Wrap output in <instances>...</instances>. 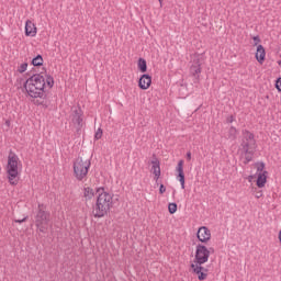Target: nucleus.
Returning a JSON list of instances; mask_svg holds the SVG:
<instances>
[{
    "label": "nucleus",
    "instance_id": "nucleus-1",
    "mask_svg": "<svg viewBox=\"0 0 281 281\" xmlns=\"http://www.w3.org/2000/svg\"><path fill=\"white\" fill-rule=\"evenodd\" d=\"M45 85L48 89H52L54 87V77H52V75L43 76L42 72L35 74L26 79L23 87L30 98H41V100H45V98H47V94L45 93Z\"/></svg>",
    "mask_w": 281,
    "mask_h": 281
},
{
    "label": "nucleus",
    "instance_id": "nucleus-2",
    "mask_svg": "<svg viewBox=\"0 0 281 281\" xmlns=\"http://www.w3.org/2000/svg\"><path fill=\"white\" fill-rule=\"evenodd\" d=\"M95 193L98 196L92 214L94 218H104L113 207V194L109 193L104 187L97 188Z\"/></svg>",
    "mask_w": 281,
    "mask_h": 281
},
{
    "label": "nucleus",
    "instance_id": "nucleus-3",
    "mask_svg": "<svg viewBox=\"0 0 281 281\" xmlns=\"http://www.w3.org/2000/svg\"><path fill=\"white\" fill-rule=\"evenodd\" d=\"M240 148L245 155L244 164L247 166V164L254 161V155H256V148H258L254 133L248 130L241 131Z\"/></svg>",
    "mask_w": 281,
    "mask_h": 281
},
{
    "label": "nucleus",
    "instance_id": "nucleus-4",
    "mask_svg": "<svg viewBox=\"0 0 281 281\" xmlns=\"http://www.w3.org/2000/svg\"><path fill=\"white\" fill-rule=\"evenodd\" d=\"M49 223H52V212L47 210V205L38 203L35 211V227L41 234H47Z\"/></svg>",
    "mask_w": 281,
    "mask_h": 281
},
{
    "label": "nucleus",
    "instance_id": "nucleus-5",
    "mask_svg": "<svg viewBox=\"0 0 281 281\" xmlns=\"http://www.w3.org/2000/svg\"><path fill=\"white\" fill-rule=\"evenodd\" d=\"M7 177L10 186H19V156L12 151L8 156Z\"/></svg>",
    "mask_w": 281,
    "mask_h": 281
},
{
    "label": "nucleus",
    "instance_id": "nucleus-6",
    "mask_svg": "<svg viewBox=\"0 0 281 281\" xmlns=\"http://www.w3.org/2000/svg\"><path fill=\"white\" fill-rule=\"evenodd\" d=\"M74 177L77 181H85L87 175H89V169L91 168V160H85L82 157H78L72 165Z\"/></svg>",
    "mask_w": 281,
    "mask_h": 281
},
{
    "label": "nucleus",
    "instance_id": "nucleus-7",
    "mask_svg": "<svg viewBox=\"0 0 281 281\" xmlns=\"http://www.w3.org/2000/svg\"><path fill=\"white\" fill-rule=\"evenodd\" d=\"M212 251H214V248H206L205 245L198 244L195 247V258L193 262L195 265H205V262L210 260V254H212Z\"/></svg>",
    "mask_w": 281,
    "mask_h": 281
},
{
    "label": "nucleus",
    "instance_id": "nucleus-8",
    "mask_svg": "<svg viewBox=\"0 0 281 281\" xmlns=\"http://www.w3.org/2000/svg\"><path fill=\"white\" fill-rule=\"evenodd\" d=\"M191 269L198 276V280L203 281L207 279V268L203 267V265L191 263Z\"/></svg>",
    "mask_w": 281,
    "mask_h": 281
},
{
    "label": "nucleus",
    "instance_id": "nucleus-9",
    "mask_svg": "<svg viewBox=\"0 0 281 281\" xmlns=\"http://www.w3.org/2000/svg\"><path fill=\"white\" fill-rule=\"evenodd\" d=\"M201 59L195 58L193 59V64L190 67V74L194 77L195 81L199 82L201 80Z\"/></svg>",
    "mask_w": 281,
    "mask_h": 281
},
{
    "label": "nucleus",
    "instance_id": "nucleus-10",
    "mask_svg": "<svg viewBox=\"0 0 281 281\" xmlns=\"http://www.w3.org/2000/svg\"><path fill=\"white\" fill-rule=\"evenodd\" d=\"M82 109L80 106L75 108V110H72V124H75L77 126V131H80L82 128Z\"/></svg>",
    "mask_w": 281,
    "mask_h": 281
},
{
    "label": "nucleus",
    "instance_id": "nucleus-11",
    "mask_svg": "<svg viewBox=\"0 0 281 281\" xmlns=\"http://www.w3.org/2000/svg\"><path fill=\"white\" fill-rule=\"evenodd\" d=\"M196 237L200 243H207V240L212 238V232H210V228H207V226H201L198 229Z\"/></svg>",
    "mask_w": 281,
    "mask_h": 281
},
{
    "label": "nucleus",
    "instance_id": "nucleus-12",
    "mask_svg": "<svg viewBox=\"0 0 281 281\" xmlns=\"http://www.w3.org/2000/svg\"><path fill=\"white\" fill-rule=\"evenodd\" d=\"M176 171L178 172L177 179L178 181H180L181 189L186 190V173L183 172V160L178 161Z\"/></svg>",
    "mask_w": 281,
    "mask_h": 281
},
{
    "label": "nucleus",
    "instance_id": "nucleus-13",
    "mask_svg": "<svg viewBox=\"0 0 281 281\" xmlns=\"http://www.w3.org/2000/svg\"><path fill=\"white\" fill-rule=\"evenodd\" d=\"M150 85H153V77H150L148 74L142 75L138 80L139 89L146 91V89H150Z\"/></svg>",
    "mask_w": 281,
    "mask_h": 281
},
{
    "label": "nucleus",
    "instance_id": "nucleus-14",
    "mask_svg": "<svg viewBox=\"0 0 281 281\" xmlns=\"http://www.w3.org/2000/svg\"><path fill=\"white\" fill-rule=\"evenodd\" d=\"M266 57H267V50H265V46L259 44L257 46L256 60L258 61L259 65H262V63H265Z\"/></svg>",
    "mask_w": 281,
    "mask_h": 281
},
{
    "label": "nucleus",
    "instance_id": "nucleus-15",
    "mask_svg": "<svg viewBox=\"0 0 281 281\" xmlns=\"http://www.w3.org/2000/svg\"><path fill=\"white\" fill-rule=\"evenodd\" d=\"M25 36H36V25L32 20L25 22Z\"/></svg>",
    "mask_w": 281,
    "mask_h": 281
},
{
    "label": "nucleus",
    "instance_id": "nucleus-16",
    "mask_svg": "<svg viewBox=\"0 0 281 281\" xmlns=\"http://www.w3.org/2000/svg\"><path fill=\"white\" fill-rule=\"evenodd\" d=\"M267 175H269L268 171L259 172L257 177V188H265L267 184Z\"/></svg>",
    "mask_w": 281,
    "mask_h": 281
},
{
    "label": "nucleus",
    "instance_id": "nucleus-17",
    "mask_svg": "<svg viewBox=\"0 0 281 281\" xmlns=\"http://www.w3.org/2000/svg\"><path fill=\"white\" fill-rule=\"evenodd\" d=\"M237 137H238V130L234 126H231L228 128L226 139H229V142H236Z\"/></svg>",
    "mask_w": 281,
    "mask_h": 281
},
{
    "label": "nucleus",
    "instance_id": "nucleus-18",
    "mask_svg": "<svg viewBox=\"0 0 281 281\" xmlns=\"http://www.w3.org/2000/svg\"><path fill=\"white\" fill-rule=\"evenodd\" d=\"M138 70L140 74H146L148 71V64L146 63V59L139 58L137 63Z\"/></svg>",
    "mask_w": 281,
    "mask_h": 281
},
{
    "label": "nucleus",
    "instance_id": "nucleus-19",
    "mask_svg": "<svg viewBox=\"0 0 281 281\" xmlns=\"http://www.w3.org/2000/svg\"><path fill=\"white\" fill-rule=\"evenodd\" d=\"M83 196L86 201H91V199L95 196V192L93 191V189H91V187H87L83 189Z\"/></svg>",
    "mask_w": 281,
    "mask_h": 281
},
{
    "label": "nucleus",
    "instance_id": "nucleus-20",
    "mask_svg": "<svg viewBox=\"0 0 281 281\" xmlns=\"http://www.w3.org/2000/svg\"><path fill=\"white\" fill-rule=\"evenodd\" d=\"M151 172L154 175H161V167L159 166L158 160H153L151 161Z\"/></svg>",
    "mask_w": 281,
    "mask_h": 281
},
{
    "label": "nucleus",
    "instance_id": "nucleus-21",
    "mask_svg": "<svg viewBox=\"0 0 281 281\" xmlns=\"http://www.w3.org/2000/svg\"><path fill=\"white\" fill-rule=\"evenodd\" d=\"M43 63L44 60L42 55H37L32 59L33 67H43Z\"/></svg>",
    "mask_w": 281,
    "mask_h": 281
},
{
    "label": "nucleus",
    "instance_id": "nucleus-22",
    "mask_svg": "<svg viewBox=\"0 0 281 281\" xmlns=\"http://www.w3.org/2000/svg\"><path fill=\"white\" fill-rule=\"evenodd\" d=\"M168 212L169 214H176L177 213V203L172 202L168 204Z\"/></svg>",
    "mask_w": 281,
    "mask_h": 281
},
{
    "label": "nucleus",
    "instance_id": "nucleus-23",
    "mask_svg": "<svg viewBox=\"0 0 281 281\" xmlns=\"http://www.w3.org/2000/svg\"><path fill=\"white\" fill-rule=\"evenodd\" d=\"M102 135H103V131L101 127H99L94 133V142H98V139H102Z\"/></svg>",
    "mask_w": 281,
    "mask_h": 281
},
{
    "label": "nucleus",
    "instance_id": "nucleus-24",
    "mask_svg": "<svg viewBox=\"0 0 281 281\" xmlns=\"http://www.w3.org/2000/svg\"><path fill=\"white\" fill-rule=\"evenodd\" d=\"M19 74H25L27 71V63H23L18 68Z\"/></svg>",
    "mask_w": 281,
    "mask_h": 281
},
{
    "label": "nucleus",
    "instance_id": "nucleus-25",
    "mask_svg": "<svg viewBox=\"0 0 281 281\" xmlns=\"http://www.w3.org/2000/svg\"><path fill=\"white\" fill-rule=\"evenodd\" d=\"M257 167V172H265V162H257L256 164Z\"/></svg>",
    "mask_w": 281,
    "mask_h": 281
},
{
    "label": "nucleus",
    "instance_id": "nucleus-26",
    "mask_svg": "<svg viewBox=\"0 0 281 281\" xmlns=\"http://www.w3.org/2000/svg\"><path fill=\"white\" fill-rule=\"evenodd\" d=\"M233 122H236V116L234 114L228 115L226 117V124H232Z\"/></svg>",
    "mask_w": 281,
    "mask_h": 281
},
{
    "label": "nucleus",
    "instance_id": "nucleus-27",
    "mask_svg": "<svg viewBox=\"0 0 281 281\" xmlns=\"http://www.w3.org/2000/svg\"><path fill=\"white\" fill-rule=\"evenodd\" d=\"M252 41H254V46L258 47V43H260L261 40H260V36L256 35L252 37Z\"/></svg>",
    "mask_w": 281,
    "mask_h": 281
},
{
    "label": "nucleus",
    "instance_id": "nucleus-28",
    "mask_svg": "<svg viewBox=\"0 0 281 281\" xmlns=\"http://www.w3.org/2000/svg\"><path fill=\"white\" fill-rule=\"evenodd\" d=\"M276 89L281 92V77L276 81Z\"/></svg>",
    "mask_w": 281,
    "mask_h": 281
},
{
    "label": "nucleus",
    "instance_id": "nucleus-29",
    "mask_svg": "<svg viewBox=\"0 0 281 281\" xmlns=\"http://www.w3.org/2000/svg\"><path fill=\"white\" fill-rule=\"evenodd\" d=\"M154 176H155L154 179H155L157 186H159V178L161 177V173H154Z\"/></svg>",
    "mask_w": 281,
    "mask_h": 281
},
{
    "label": "nucleus",
    "instance_id": "nucleus-30",
    "mask_svg": "<svg viewBox=\"0 0 281 281\" xmlns=\"http://www.w3.org/2000/svg\"><path fill=\"white\" fill-rule=\"evenodd\" d=\"M166 192V186L160 184L159 187V194H164Z\"/></svg>",
    "mask_w": 281,
    "mask_h": 281
},
{
    "label": "nucleus",
    "instance_id": "nucleus-31",
    "mask_svg": "<svg viewBox=\"0 0 281 281\" xmlns=\"http://www.w3.org/2000/svg\"><path fill=\"white\" fill-rule=\"evenodd\" d=\"M255 196H256V199H261V196H262V191H257V192L255 193Z\"/></svg>",
    "mask_w": 281,
    "mask_h": 281
},
{
    "label": "nucleus",
    "instance_id": "nucleus-32",
    "mask_svg": "<svg viewBox=\"0 0 281 281\" xmlns=\"http://www.w3.org/2000/svg\"><path fill=\"white\" fill-rule=\"evenodd\" d=\"M25 221H27V216L22 220H15V223H19L21 225V223H25Z\"/></svg>",
    "mask_w": 281,
    "mask_h": 281
},
{
    "label": "nucleus",
    "instance_id": "nucleus-33",
    "mask_svg": "<svg viewBox=\"0 0 281 281\" xmlns=\"http://www.w3.org/2000/svg\"><path fill=\"white\" fill-rule=\"evenodd\" d=\"M187 159H188V161H190L192 159V153H190V151L187 153Z\"/></svg>",
    "mask_w": 281,
    "mask_h": 281
},
{
    "label": "nucleus",
    "instance_id": "nucleus-34",
    "mask_svg": "<svg viewBox=\"0 0 281 281\" xmlns=\"http://www.w3.org/2000/svg\"><path fill=\"white\" fill-rule=\"evenodd\" d=\"M35 104L43 105V101H36Z\"/></svg>",
    "mask_w": 281,
    "mask_h": 281
},
{
    "label": "nucleus",
    "instance_id": "nucleus-35",
    "mask_svg": "<svg viewBox=\"0 0 281 281\" xmlns=\"http://www.w3.org/2000/svg\"><path fill=\"white\" fill-rule=\"evenodd\" d=\"M254 179V176H249L248 181H251Z\"/></svg>",
    "mask_w": 281,
    "mask_h": 281
},
{
    "label": "nucleus",
    "instance_id": "nucleus-36",
    "mask_svg": "<svg viewBox=\"0 0 281 281\" xmlns=\"http://www.w3.org/2000/svg\"><path fill=\"white\" fill-rule=\"evenodd\" d=\"M278 65L281 67V60H278Z\"/></svg>",
    "mask_w": 281,
    "mask_h": 281
},
{
    "label": "nucleus",
    "instance_id": "nucleus-37",
    "mask_svg": "<svg viewBox=\"0 0 281 281\" xmlns=\"http://www.w3.org/2000/svg\"><path fill=\"white\" fill-rule=\"evenodd\" d=\"M159 3H160V5H161V3H162V0H159Z\"/></svg>",
    "mask_w": 281,
    "mask_h": 281
}]
</instances>
